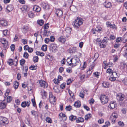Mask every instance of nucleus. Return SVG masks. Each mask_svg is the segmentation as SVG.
I'll use <instances>...</instances> for the list:
<instances>
[{"instance_id":"62","label":"nucleus","mask_w":127,"mask_h":127,"mask_svg":"<svg viewBox=\"0 0 127 127\" xmlns=\"http://www.w3.org/2000/svg\"><path fill=\"white\" fill-rule=\"evenodd\" d=\"M111 75L116 78L117 77V74L116 72H113L112 74Z\"/></svg>"},{"instance_id":"23","label":"nucleus","mask_w":127,"mask_h":127,"mask_svg":"<svg viewBox=\"0 0 127 127\" xmlns=\"http://www.w3.org/2000/svg\"><path fill=\"white\" fill-rule=\"evenodd\" d=\"M13 87L14 88L16 89H17L19 85V83L17 81H15L13 82Z\"/></svg>"},{"instance_id":"52","label":"nucleus","mask_w":127,"mask_h":127,"mask_svg":"<svg viewBox=\"0 0 127 127\" xmlns=\"http://www.w3.org/2000/svg\"><path fill=\"white\" fill-rule=\"evenodd\" d=\"M101 41L100 39L99 38H96L95 40H94V42L95 43H97V42L98 43V44L99 43V42H100Z\"/></svg>"},{"instance_id":"59","label":"nucleus","mask_w":127,"mask_h":127,"mask_svg":"<svg viewBox=\"0 0 127 127\" xmlns=\"http://www.w3.org/2000/svg\"><path fill=\"white\" fill-rule=\"evenodd\" d=\"M94 74L95 77H98V76L99 75L100 73L98 72H95L94 73Z\"/></svg>"},{"instance_id":"2","label":"nucleus","mask_w":127,"mask_h":127,"mask_svg":"<svg viewBox=\"0 0 127 127\" xmlns=\"http://www.w3.org/2000/svg\"><path fill=\"white\" fill-rule=\"evenodd\" d=\"M70 61L71 63L69 64V65L72 67L80 64V61L79 59H78L76 60L72 58L70 60Z\"/></svg>"},{"instance_id":"26","label":"nucleus","mask_w":127,"mask_h":127,"mask_svg":"<svg viewBox=\"0 0 127 127\" xmlns=\"http://www.w3.org/2000/svg\"><path fill=\"white\" fill-rule=\"evenodd\" d=\"M120 66L123 68H124L127 67V64L124 62L120 63Z\"/></svg>"},{"instance_id":"25","label":"nucleus","mask_w":127,"mask_h":127,"mask_svg":"<svg viewBox=\"0 0 127 127\" xmlns=\"http://www.w3.org/2000/svg\"><path fill=\"white\" fill-rule=\"evenodd\" d=\"M84 121V119L82 117L79 118L76 120V122L77 123L80 122H83Z\"/></svg>"},{"instance_id":"31","label":"nucleus","mask_w":127,"mask_h":127,"mask_svg":"<svg viewBox=\"0 0 127 127\" xmlns=\"http://www.w3.org/2000/svg\"><path fill=\"white\" fill-rule=\"evenodd\" d=\"M103 86L104 88H107L109 87V83L107 82H104L102 83Z\"/></svg>"},{"instance_id":"41","label":"nucleus","mask_w":127,"mask_h":127,"mask_svg":"<svg viewBox=\"0 0 127 127\" xmlns=\"http://www.w3.org/2000/svg\"><path fill=\"white\" fill-rule=\"evenodd\" d=\"M29 68L32 70H36L37 69V66H36L31 65L29 67Z\"/></svg>"},{"instance_id":"42","label":"nucleus","mask_w":127,"mask_h":127,"mask_svg":"<svg viewBox=\"0 0 127 127\" xmlns=\"http://www.w3.org/2000/svg\"><path fill=\"white\" fill-rule=\"evenodd\" d=\"M36 53L38 56H44V53L41 52L37 51L36 52Z\"/></svg>"},{"instance_id":"1","label":"nucleus","mask_w":127,"mask_h":127,"mask_svg":"<svg viewBox=\"0 0 127 127\" xmlns=\"http://www.w3.org/2000/svg\"><path fill=\"white\" fill-rule=\"evenodd\" d=\"M83 23L82 20L79 18L77 17L73 22L72 24L75 28H79Z\"/></svg>"},{"instance_id":"32","label":"nucleus","mask_w":127,"mask_h":127,"mask_svg":"<svg viewBox=\"0 0 127 127\" xmlns=\"http://www.w3.org/2000/svg\"><path fill=\"white\" fill-rule=\"evenodd\" d=\"M7 63L10 65H12L13 64V61L12 59H9L7 61Z\"/></svg>"},{"instance_id":"45","label":"nucleus","mask_w":127,"mask_h":127,"mask_svg":"<svg viewBox=\"0 0 127 127\" xmlns=\"http://www.w3.org/2000/svg\"><path fill=\"white\" fill-rule=\"evenodd\" d=\"M72 107L70 105L67 106L65 107V109L67 111H70L72 109Z\"/></svg>"},{"instance_id":"20","label":"nucleus","mask_w":127,"mask_h":127,"mask_svg":"<svg viewBox=\"0 0 127 127\" xmlns=\"http://www.w3.org/2000/svg\"><path fill=\"white\" fill-rule=\"evenodd\" d=\"M81 105L80 102L79 101L75 102L74 104V106L76 107H80Z\"/></svg>"},{"instance_id":"34","label":"nucleus","mask_w":127,"mask_h":127,"mask_svg":"<svg viewBox=\"0 0 127 127\" xmlns=\"http://www.w3.org/2000/svg\"><path fill=\"white\" fill-rule=\"evenodd\" d=\"M47 46L46 45H43L41 47V49L44 51H46L47 50Z\"/></svg>"},{"instance_id":"28","label":"nucleus","mask_w":127,"mask_h":127,"mask_svg":"<svg viewBox=\"0 0 127 127\" xmlns=\"http://www.w3.org/2000/svg\"><path fill=\"white\" fill-rule=\"evenodd\" d=\"M28 17L30 18H32L34 17V14L31 11H30L28 12Z\"/></svg>"},{"instance_id":"63","label":"nucleus","mask_w":127,"mask_h":127,"mask_svg":"<svg viewBox=\"0 0 127 127\" xmlns=\"http://www.w3.org/2000/svg\"><path fill=\"white\" fill-rule=\"evenodd\" d=\"M109 74L111 73H112L113 70L110 68L108 69L106 71Z\"/></svg>"},{"instance_id":"50","label":"nucleus","mask_w":127,"mask_h":127,"mask_svg":"<svg viewBox=\"0 0 127 127\" xmlns=\"http://www.w3.org/2000/svg\"><path fill=\"white\" fill-rule=\"evenodd\" d=\"M12 98L10 96H8L7 98V100L8 102H9L12 100Z\"/></svg>"},{"instance_id":"29","label":"nucleus","mask_w":127,"mask_h":127,"mask_svg":"<svg viewBox=\"0 0 127 127\" xmlns=\"http://www.w3.org/2000/svg\"><path fill=\"white\" fill-rule=\"evenodd\" d=\"M92 116L91 114L90 113H89L87 115H86L85 117V120H87L89 119Z\"/></svg>"},{"instance_id":"30","label":"nucleus","mask_w":127,"mask_h":127,"mask_svg":"<svg viewBox=\"0 0 127 127\" xmlns=\"http://www.w3.org/2000/svg\"><path fill=\"white\" fill-rule=\"evenodd\" d=\"M76 118V116L72 115L69 117V119L71 121H73L75 120Z\"/></svg>"},{"instance_id":"47","label":"nucleus","mask_w":127,"mask_h":127,"mask_svg":"<svg viewBox=\"0 0 127 127\" xmlns=\"http://www.w3.org/2000/svg\"><path fill=\"white\" fill-rule=\"evenodd\" d=\"M28 30V28L27 27H24L23 28L22 30V32L24 33H26Z\"/></svg>"},{"instance_id":"61","label":"nucleus","mask_w":127,"mask_h":127,"mask_svg":"<svg viewBox=\"0 0 127 127\" xmlns=\"http://www.w3.org/2000/svg\"><path fill=\"white\" fill-rule=\"evenodd\" d=\"M118 124L119 126L121 127H123L124 126V125L123 122L120 121L119 122H118Z\"/></svg>"},{"instance_id":"54","label":"nucleus","mask_w":127,"mask_h":127,"mask_svg":"<svg viewBox=\"0 0 127 127\" xmlns=\"http://www.w3.org/2000/svg\"><path fill=\"white\" fill-rule=\"evenodd\" d=\"M109 79L111 81H113L116 80V78L111 75L110 77L109 78Z\"/></svg>"},{"instance_id":"9","label":"nucleus","mask_w":127,"mask_h":127,"mask_svg":"<svg viewBox=\"0 0 127 127\" xmlns=\"http://www.w3.org/2000/svg\"><path fill=\"white\" fill-rule=\"evenodd\" d=\"M117 104L115 102L111 101L108 106L109 107L112 109L115 108L117 106Z\"/></svg>"},{"instance_id":"27","label":"nucleus","mask_w":127,"mask_h":127,"mask_svg":"<svg viewBox=\"0 0 127 127\" xmlns=\"http://www.w3.org/2000/svg\"><path fill=\"white\" fill-rule=\"evenodd\" d=\"M71 31V29L69 27H67L65 29V31L68 34V35L70 34Z\"/></svg>"},{"instance_id":"22","label":"nucleus","mask_w":127,"mask_h":127,"mask_svg":"<svg viewBox=\"0 0 127 127\" xmlns=\"http://www.w3.org/2000/svg\"><path fill=\"white\" fill-rule=\"evenodd\" d=\"M105 6L106 8H110L111 6V3L109 2H106L104 3Z\"/></svg>"},{"instance_id":"48","label":"nucleus","mask_w":127,"mask_h":127,"mask_svg":"<svg viewBox=\"0 0 127 127\" xmlns=\"http://www.w3.org/2000/svg\"><path fill=\"white\" fill-rule=\"evenodd\" d=\"M95 29V31L98 32H100L101 31L102 29L100 27H96Z\"/></svg>"},{"instance_id":"37","label":"nucleus","mask_w":127,"mask_h":127,"mask_svg":"<svg viewBox=\"0 0 127 127\" xmlns=\"http://www.w3.org/2000/svg\"><path fill=\"white\" fill-rule=\"evenodd\" d=\"M33 105V106L35 107H36V105L35 102V100L34 98H32L31 99Z\"/></svg>"},{"instance_id":"40","label":"nucleus","mask_w":127,"mask_h":127,"mask_svg":"<svg viewBox=\"0 0 127 127\" xmlns=\"http://www.w3.org/2000/svg\"><path fill=\"white\" fill-rule=\"evenodd\" d=\"M45 120L48 123H51L52 122L51 119L49 117H47L45 119Z\"/></svg>"},{"instance_id":"58","label":"nucleus","mask_w":127,"mask_h":127,"mask_svg":"<svg viewBox=\"0 0 127 127\" xmlns=\"http://www.w3.org/2000/svg\"><path fill=\"white\" fill-rule=\"evenodd\" d=\"M10 48L11 51H13L15 49V45L14 44H12L10 46Z\"/></svg>"},{"instance_id":"7","label":"nucleus","mask_w":127,"mask_h":127,"mask_svg":"<svg viewBox=\"0 0 127 127\" xmlns=\"http://www.w3.org/2000/svg\"><path fill=\"white\" fill-rule=\"evenodd\" d=\"M8 121L7 118L2 116L0 117V124L3 125L8 124Z\"/></svg>"},{"instance_id":"5","label":"nucleus","mask_w":127,"mask_h":127,"mask_svg":"<svg viewBox=\"0 0 127 127\" xmlns=\"http://www.w3.org/2000/svg\"><path fill=\"white\" fill-rule=\"evenodd\" d=\"M49 100L51 103H54L56 100L55 96L53 95L52 92L49 93Z\"/></svg>"},{"instance_id":"51","label":"nucleus","mask_w":127,"mask_h":127,"mask_svg":"<svg viewBox=\"0 0 127 127\" xmlns=\"http://www.w3.org/2000/svg\"><path fill=\"white\" fill-rule=\"evenodd\" d=\"M9 33V32L7 30H5L3 31V34L5 36L8 35Z\"/></svg>"},{"instance_id":"39","label":"nucleus","mask_w":127,"mask_h":127,"mask_svg":"<svg viewBox=\"0 0 127 127\" xmlns=\"http://www.w3.org/2000/svg\"><path fill=\"white\" fill-rule=\"evenodd\" d=\"M25 62V60L23 59H22L20 61V65L22 66H23L24 65Z\"/></svg>"},{"instance_id":"56","label":"nucleus","mask_w":127,"mask_h":127,"mask_svg":"<svg viewBox=\"0 0 127 127\" xmlns=\"http://www.w3.org/2000/svg\"><path fill=\"white\" fill-rule=\"evenodd\" d=\"M31 113L35 117H36L37 114V112L34 110H32L31 111Z\"/></svg>"},{"instance_id":"33","label":"nucleus","mask_w":127,"mask_h":127,"mask_svg":"<svg viewBox=\"0 0 127 127\" xmlns=\"http://www.w3.org/2000/svg\"><path fill=\"white\" fill-rule=\"evenodd\" d=\"M37 23L40 26H42L44 23V21L43 20H39L37 21Z\"/></svg>"},{"instance_id":"43","label":"nucleus","mask_w":127,"mask_h":127,"mask_svg":"<svg viewBox=\"0 0 127 127\" xmlns=\"http://www.w3.org/2000/svg\"><path fill=\"white\" fill-rule=\"evenodd\" d=\"M38 58L37 56H34L33 57V61L34 63L37 62L38 60Z\"/></svg>"},{"instance_id":"8","label":"nucleus","mask_w":127,"mask_h":127,"mask_svg":"<svg viewBox=\"0 0 127 127\" xmlns=\"http://www.w3.org/2000/svg\"><path fill=\"white\" fill-rule=\"evenodd\" d=\"M41 7L45 9H49L50 8V6L47 3L44 2H42L40 4Z\"/></svg>"},{"instance_id":"55","label":"nucleus","mask_w":127,"mask_h":127,"mask_svg":"<svg viewBox=\"0 0 127 127\" xmlns=\"http://www.w3.org/2000/svg\"><path fill=\"white\" fill-rule=\"evenodd\" d=\"M46 59L50 61L52 60L53 58V56H46Z\"/></svg>"},{"instance_id":"3","label":"nucleus","mask_w":127,"mask_h":127,"mask_svg":"<svg viewBox=\"0 0 127 127\" xmlns=\"http://www.w3.org/2000/svg\"><path fill=\"white\" fill-rule=\"evenodd\" d=\"M118 117V115L116 112H114L112 113L109 118V120L112 124L115 123L116 120Z\"/></svg>"},{"instance_id":"21","label":"nucleus","mask_w":127,"mask_h":127,"mask_svg":"<svg viewBox=\"0 0 127 127\" xmlns=\"http://www.w3.org/2000/svg\"><path fill=\"white\" fill-rule=\"evenodd\" d=\"M58 40L60 42L62 43H64L66 40L62 36L59 37L58 38Z\"/></svg>"},{"instance_id":"44","label":"nucleus","mask_w":127,"mask_h":127,"mask_svg":"<svg viewBox=\"0 0 127 127\" xmlns=\"http://www.w3.org/2000/svg\"><path fill=\"white\" fill-rule=\"evenodd\" d=\"M10 92V91L9 89H7L6 90L4 98H5L9 94Z\"/></svg>"},{"instance_id":"53","label":"nucleus","mask_w":127,"mask_h":127,"mask_svg":"<svg viewBox=\"0 0 127 127\" xmlns=\"http://www.w3.org/2000/svg\"><path fill=\"white\" fill-rule=\"evenodd\" d=\"M22 68L23 70H24L25 72H27L28 71V67L27 66H23L22 67Z\"/></svg>"},{"instance_id":"16","label":"nucleus","mask_w":127,"mask_h":127,"mask_svg":"<svg viewBox=\"0 0 127 127\" xmlns=\"http://www.w3.org/2000/svg\"><path fill=\"white\" fill-rule=\"evenodd\" d=\"M70 10L73 12H76L77 11V8L74 5L70 6Z\"/></svg>"},{"instance_id":"19","label":"nucleus","mask_w":127,"mask_h":127,"mask_svg":"<svg viewBox=\"0 0 127 127\" xmlns=\"http://www.w3.org/2000/svg\"><path fill=\"white\" fill-rule=\"evenodd\" d=\"M33 9L37 12H39L41 10V8L37 5H35L33 7Z\"/></svg>"},{"instance_id":"36","label":"nucleus","mask_w":127,"mask_h":127,"mask_svg":"<svg viewBox=\"0 0 127 127\" xmlns=\"http://www.w3.org/2000/svg\"><path fill=\"white\" fill-rule=\"evenodd\" d=\"M87 66V63L86 62H84L83 63V66L81 67V69L82 70H84L86 68Z\"/></svg>"},{"instance_id":"57","label":"nucleus","mask_w":127,"mask_h":127,"mask_svg":"<svg viewBox=\"0 0 127 127\" xmlns=\"http://www.w3.org/2000/svg\"><path fill=\"white\" fill-rule=\"evenodd\" d=\"M89 102L90 104L92 105L93 104L95 100L93 98H92L89 101Z\"/></svg>"},{"instance_id":"6","label":"nucleus","mask_w":127,"mask_h":127,"mask_svg":"<svg viewBox=\"0 0 127 127\" xmlns=\"http://www.w3.org/2000/svg\"><path fill=\"white\" fill-rule=\"evenodd\" d=\"M125 98V95L122 93H119L117 95V99L119 101H123Z\"/></svg>"},{"instance_id":"12","label":"nucleus","mask_w":127,"mask_h":127,"mask_svg":"<svg viewBox=\"0 0 127 127\" xmlns=\"http://www.w3.org/2000/svg\"><path fill=\"white\" fill-rule=\"evenodd\" d=\"M56 14L57 16L61 17H62L63 16V11L60 9H58L56 10Z\"/></svg>"},{"instance_id":"64","label":"nucleus","mask_w":127,"mask_h":127,"mask_svg":"<svg viewBox=\"0 0 127 127\" xmlns=\"http://www.w3.org/2000/svg\"><path fill=\"white\" fill-rule=\"evenodd\" d=\"M54 83L56 84H59L60 83V81L57 79H54Z\"/></svg>"},{"instance_id":"10","label":"nucleus","mask_w":127,"mask_h":127,"mask_svg":"<svg viewBox=\"0 0 127 127\" xmlns=\"http://www.w3.org/2000/svg\"><path fill=\"white\" fill-rule=\"evenodd\" d=\"M39 83L41 87L43 88H47L48 86V85L46 83L42 80L39 81Z\"/></svg>"},{"instance_id":"49","label":"nucleus","mask_w":127,"mask_h":127,"mask_svg":"<svg viewBox=\"0 0 127 127\" xmlns=\"http://www.w3.org/2000/svg\"><path fill=\"white\" fill-rule=\"evenodd\" d=\"M124 39V38L123 39V38L122 37H118V38L116 40V42H120L121 41H122Z\"/></svg>"},{"instance_id":"17","label":"nucleus","mask_w":127,"mask_h":127,"mask_svg":"<svg viewBox=\"0 0 127 127\" xmlns=\"http://www.w3.org/2000/svg\"><path fill=\"white\" fill-rule=\"evenodd\" d=\"M0 24L3 26H5L7 25V22L5 20H0Z\"/></svg>"},{"instance_id":"15","label":"nucleus","mask_w":127,"mask_h":127,"mask_svg":"<svg viewBox=\"0 0 127 127\" xmlns=\"http://www.w3.org/2000/svg\"><path fill=\"white\" fill-rule=\"evenodd\" d=\"M6 106V103L4 102L3 101L0 102V109H3L5 108Z\"/></svg>"},{"instance_id":"24","label":"nucleus","mask_w":127,"mask_h":127,"mask_svg":"<svg viewBox=\"0 0 127 127\" xmlns=\"http://www.w3.org/2000/svg\"><path fill=\"white\" fill-rule=\"evenodd\" d=\"M6 9L8 11V12H10L13 9V7L12 5H9L7 6Z\"/></svg>"},{"instance_id":"18","label":"nucleus","mask_w":127,"mask_h":127,"mask_svg":"<svg viewBox=\"0 0 127 127\" xmlns=\"http://www.w3.org/2000/svg\"><path fill=\"white\" fill-rule=\"evenodd\" d=\"M41 94L43 98H46L47 96V93L44 90H42L41 91Z\"/></svg>"},{"instance_id":"35","label":"nucleus","mask_w":127,"mask_h":127,"mask_svg":"<svg viewBox=\"0 0 127 127\" xmlns=\"http://www.w3.org/2000/svg\"><path fill=\"white\" fill-rule=\"evenodd\" d=\"M99 46L101 48H105V45L104 43H102V41H100L98 44Z\"/></svg>"},{"instance_id":"11","label":"nucleus","mask_w":127,"mask_h":127,"mask_svg":"<svg viewBox=\"0 0 127 127\" xmlns=\"http://www.w3.org/2000/svg\"><path fill=\"white\" fill-rule=\"evenodd\" d=\"M31 103V102L29 100L24 101L22 102L21 103L22 106L24 108L26 106L29 107Z\"/></svg>"},{"instance_id":"14","label":"nucleus","mask_w":127,"mask_h":127,"mask_svg":"<svg viewBox=\"0 0 127 127\" xmlns=\"http://www.w3.org/2000/svg\"><path fill=\"white\" fill-rule=\"evenodd\" d=\"M57 47V45L56 44L53 43L51 44L50 45V51H51L52 52H53V50H55L56 49Z\"/></svg>"},{"instance_id":"13","label":"nucleus","mask_w":127,"mask_h":127,"mask_svg":"<svg viewBox=\"0 0 127 127\" xmlns=\"http://www.w3.org/2000/svg\"><path fill=\"white\" fill-rule=\"evenodd\" d=\"M1 42L2 44L4 45V47L5 48H6L7 47L8 42L4 38L1 39Z\"/></svg>"},{"instance_id":"60","label":"nucleus","mask_w":127,"mask_h":127,"mask_svg":"<svg viewBox=\"0 0 127 127\" xmlns=\"http://www.w3.org/2000/svg\"><path fill=\"white\" fill-rule=\"evenodd\" d=\"M119 57V56H116L114 58L113 62H117Z\"/></svg>"},{"instance_id":"4","label":"nucleus","mask_w":127,"mask_h":127,"mask_svg":"<svg viewBox=\"0 0 127 127\" xmlns=\"http://www.w3.org/2000/svg\"><path fill=\"white\" fill-rule=\"evenodd\" d=\"M100 99L101 103L103 104L107 103L108 101V98L105 95H101L100 97Z\"/></svg>"},{"instance_id":"38","label":"nucleus","mask_w":127,"mask_h":127,"mask_svg":"<svg viewBox=\"0 0 127 127\" xmlns=\"http://www.w3.org/2000/svg\"><path fill=\"white\" fill-rule=\"evenodd\" d=\"M109 39L106 38V37H104L103 39L102 40V43H104L105 44H106L108 40Z\"/></svg>"},{"instance_id":"46","label":"nucleus","mask_w":127,"mask_h":127,"mask_svg":"<svg viewBox=\"0 0 127 127\" xmlns=\"http://www.w3.org/2000/svg\"><path fill=\"white\" fill-rule=\"evenodd\" d=\"M66 72L69 73H71L72 72V70L70 67L67 68L66 69Z\"/></svg>"}]
</instances>
